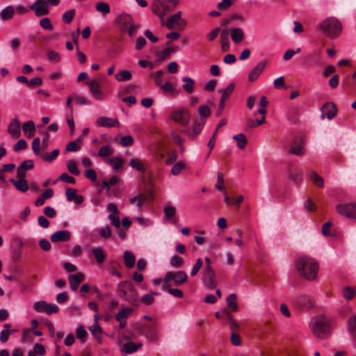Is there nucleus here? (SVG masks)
Returning <instances> with one entry per match:
<instances>
[{"mask_svg": "<svg viewBox=\"0 0 356 356\" xmlns=\"http://www.w3.org/2000/svg\"><path fill=\"white\" fill-rule=\"evenodd\" d=\"M296 266L299 274L308 280L316 278L318 265L316 261L308 256L301 257L296 260Z\"/></svg>", "mask_w": 356, "mask_h": 356, "instance_id": "1", "label": "nucleus"}, {"mask_svg": "<svg viewBox=\"0 0 356 356\" xmlns=\"http://www.w3.org/2000/svg\"><path fill=\"white\" fill-rule=\"evenodd\" d=\"M318 29L325 36L335 39L341 33L342 24L336 17H330L321 22L318 26Z\"/></svg>", "mask_w": 356, "mask_h": 356, "instance_id": "2", "label": "nucleus"}, {"mask_svg": "<svg viewBox=\"0 0 356 356\" xmlns=\"http://www.w3.org/2000/svg\"><path fill=\"white\" fill-rule=\"evenodd\" d=\"M117 295L133 305H138L139 303L137 290L129 282H122L118 285Z\"/></svg>", "mask_w": 356, "mask_h": 356, "instance_id": "3", "label": "nucleus"}, {"mask_svg": "<svg viewBox=\"0 0 356 356\" xmlns=\"http://www.w3.org/2000/svg\"><path fill=\"white\" fill-rule=\"evenodd\" d=\"M311 327L313 334L318 338L324 339L330 335V323L324 316L314 318L312 321Z\"/></svg>", "mask_w": 356, "mask_h": 356, "instance_id": "4", "label": "nucleus"}, {"mask_svg": "<svg viewBox=\"0 0 356 356\" xmlns=\"http://www.w3.org/2000/svg\"><path fill=\"white\" fill-rule=\"evenodd\" d=\"M179 0H154L151 6L152 11L161 19L171 13L178 5Z\"/></svg>", "mask_w": 356, "mask_h": 356, "instance_id": "5", "label": "nucleus"}, {"mask_svg": "<svg viewBox=\"0 0 356 356\" xmlns=\"http://www.w3.org/2000/svg\"><path fill=\"white\" fill-rule=\"evenodd\" d=\"M172 281L175 286H180L188 281V275L185 271L179 270L176 272L168 271L166 273L163 282L168 283Z\"/></svg>", "mask_w": 356, "mask_h": 356, "instance_id": "6", "label": "nucleus"}, {"mask_svg": "<svg viewBox=\"0 0 356 356\" xmlns=\"http://www.w3.org/2000/svg\"><path fill=\"white\" fill-rule=\"evenodd\" d=\"M336 210L340 215L356 221V202L339 204Z\"/></svg>", "mask_w": 356, "mask_h": 356, "instance_id": "7", "label": "nucleus"}, {"mask_svg": "<svg viewBox=\"0 0 356 356\" xmlns=\"http://www.w3.org/2000/svg\"><path fill=\"white\" fill-rule=\"evenodd\" d=\"M170 118L182 126H187L191 120V115L188 111L179 109L172 113Z\"/></svg>", "mask_w": 356, "mask_h": 356, "instance_id": "8", "label": "nucleus"}, {"mask_svg": "<svg viewBox=\"0 0 356 356\" xmlns=\"http://www.w3.org/2000/svg\"><path fill=\"white\" fill-rule=\"evenodd\" d=\"M30 9L35 12L36 17H42L49 13L48 3L44 0H35L30 6Z\"/></svg>", "mask_w": 356, "mask_h": 356, "instance_id": "9", "label": "nucleus"}, {"mask_svg": "<svg viewBox=\"0 0 356 356\" xmlns=\"http://www.w3.org/2000/svg\"><path fill=\"white\" fill-rule=\"evenodd\" d=\"M235 85L234 83H231L229 86L225 89H220L218 90L219 92L222 93V96L220 97V100L218 105V108L216 111V116H220L222 111L225 108V103L227 99L229 97L232 92L234 90Z\"/></svg>", "mask_w": 356, "mask_h": 356, "instance_id": "10", "label": "nucleus"}, {"mask_svg": "<svg viewBox=\"0 0 356 356\" xmlns=\"http://www.w3.org/2000/svg\"><path fill=\"white\" fill-rule=\"evenodd\" d=\"M202 281L204 284L213 289L216 286V273L213 269H204L202 272Z\"/></svg>", "mask_w": 356, "mask_h": 356, "instance_id": "11", "label": "nucleus"}, {"mask_svg": "<svg viewBox=\"0 0 356 356\" xmlns=\"http://www.w3.org/2000/svg\"><path fill=\"white\" fill-rule=\"evenodd\" d=\"M49 137L48 133L42 139V143L39 138H35L32 142V149L35 155H39L41 150L44 151L49 145Z\"/></svg>", "mask_w": 356, "mask_h": 356, "instance_id": "12", "label": "nucleus"}, {"mask_svg": "<svg viewBox=\"0 0 356 356\" xmlns=\"http://www.w3.org/2000/svg\"><path fill=\"white\" fill-rule=\"evenodd\" d=\"M337 112V108L335 104L327 102L321 108V118L323 120L325 118H327L328 120H331L336 116Z\"/></svg>", "mask_w": 356, "mask_h": 356, "instance_id": "13", "label": "nucleus"}, {"mask_svg": "<svg viewBox=\"0 0 356 356\" xmlns=\"http://www.w3.org/2000/svg\"><path fill=\"white\" fill-rule=\"evenodd\" d=\"M116 22L120 30L122 32H125L126 29L134 23V21L131 15L122 13L117 17Z\"/></svg>", "mask_w": 356, "mask_h": 356, "instance_id": "14", "label": "nucleus"}, {"mask_svg": "<svg viewBox=\"0 0 356 356\" xmlns=\"http://www.w3.org/2000/svg\"><path fill=\"white\" fill-rule=\"evenodd\" d=\"M71 233L68 230H60L54 232L51 236V241L53 243L66 242L71 238Z\"/></svg>", "mask_w": 356, "mask_h": 356, "instance_id": "15", "label": "nucleus"}, {"mask_svg": "<svg viewBox=\"0 0 356 356\" xmlns=\"http://www.w3.org/2000/svg\"><path fill=\"white\" fill-rule=\"evenodd\" d=\"M97 124L101 127H118L120 122L116 118L108 117H100L97 120Z\"/></svg>", "mask_w": 356, "mask_h": 356, "instance_id": "16", "label": "nucleus"}, {"mask_svg": "<svg viewBox=\"0 0 356 356\" xmlns=\"http://www.w3.org/2000/svg\"><path fill=\"white\" fill-rule=\"evenodd\" d=\"M266 65V61L259 62L256 66L248 74V81L253 82L258 79L261 72L264 71Z\"/></svg>", "mask_w": 356, "mask_h": 356, "instance_id": "17", "label": "nucleus"}, {"mask_svg": "<svg viewBox=\"0 0 356 356\" xmlns=\"http://www.w3.org/2000/svg\"><path fill=\"white\" fill-rule=\"evenodd\" d=\"M85 276L82 273L71 274L68 276L70 288L72 291H76L80 284L84 280Z\"/></svg>", "mask_w": 356, "mask_h": 356, "instance_id": "18", "label": "nucleus"}, {"mask_svg": "<svg viewBox=\"0 0 356 356\" xmlns=\"http://www.w3.org/2000/svg\"><path fill=\"white\" fill-rule=\"evenodd\" d=\"M133 312V309L129 307H127L120 311L115 316V319L120 323V328H124L127 325V319L129 315Z\"/></svg>", "mask_w": 356, "mask_h": 356, "instance_id": "19", "label": "nucleus"}, {"mask_svg": "<svg viewBox=\"0 0 356 356\" xmlns=\"http://www.w3.org/2000/svg\"><path fill=\"white\" fill-rule=\"evenodd\" d=\"M90 91L93 97L98 100H102L104 98V95L102 90H99V85L97 81L93 79L88 83Z\"/></svg>", "mask_w": 356, "mask_h": 356, "instance_id": "20", "label": "nucleus"}, {"mask_svg": "<svg viewBox=\"0 0 356 356\" xmlns=\"http://www.w3.org/2000/svg\"><path fill=\"white\" fill-rule=\"evenodd\" d=\"M21 123L17 118H15L8 126V132L14 138H18L21 134Z\"/></svg>", "mask_w": 356, "mask_h": 356, "instance_id": "21", "label": "nucleus"}, {"mask_svg": "<svg viewBox=\"0 0 356 356\" xmlns=\"http://www.w3.org/2000/svg\"><path fill=\"white\" fill-rule=\"evenodd\" d=\"M289 179L296 185H300L302 181L301 172L294 166H290L289 170Z\"/></svg>", "mask_w": 356, "mask_h": 356, "instance_id": "22", "label": "nucleus"}, {"mask_svg": "<svg viewBox=\"0 0 356 356\" xmlns=\"http://www.w3.org/2000/svg\"><path fill=\"white\" fill-rule=\"evenodd\" d=\"M204 124V121L198 120L197 119L194 120L191 128L187 132L188 135L190 137L196 136L201 132Z\"/></svg>", "mask_w": 356, "mask_h": 356, "instance_id": "23", "label": "nucleus"}, {"mask_svg": "<svg viewBox=\"0 0 356 356\" xmlns=\"http://www.w3.org/2000/svg\"><path fill=\"white\" fill-rule=\"evenodd\" d=\"M229 29L227 28H225L221 31L220 33V43H221V48L222 51L223 52H226L229 49Z\"/></svg>", "mask_w": 356, "mask_h": 356, "instance_id": "24", "label": "nucleus"}, {"mask_svg": "<svg viewBox=\"0 0 356 356\" xmlns=\"http://www.w3.org/2000/svg\"><path fill=\"white\" fill-rule=\"evenodd\" d=\"M296 304L302 308L309 309L313 307V300L307 295H302L296 300Z\"/></svg>", "mask_w": 356, "mask_h": 356, "instance_id": "25", "label": "nucleus"}, {"mask_svg": "<svg viewBox=\"0 0 356 356\" xmlns=\"http://www.w3.org/2000/svg\"><path fill=\"white\" fill-rule=\"evenodd\" d=\"M230 31H231V38L234 43L238 44L244 40L245 34H244V32L242 29L234 28V29H232L229 31V32Z\"/></svg>", "mask_w": 356, "mask_h": 356, "instance_id": "26", "label": "nucleus"}, {"mask_svg": "<svg viewBox=\"0 0 356 356\" xmlns=\"http://www.w3.org/2000/svg\"><path fill=\"white\" fill-rule=\"evenodd\" d=\"M130 165L133 168L141 172H145L149 168V165L147 163H144L143 161L137 158L131 160Z\"/></svg>", "mask_w": 356, "mask_h": 356, "instance_id": "27", "label": "nucleus"}, {"mask_svg": "<svg viewBox=\"0 0 356 356\" xmlns=\"http://www.w3.org/2000/svg\"><path fill=\"white\" fill-rule=\"evenodd\" d=\"M159 87L165 93L170 95H177L180 92L179 90L177 89L175 86L169 81H167L165 83H161Z\"/></svg>", "mask_w": 356, "mask_h": 356, "instance_id": "28", "label": "nucleus"}, {"mask_svg": "<svg viewBox=\"0 0 356 356\" xmlns=\"http://www.w3.org/2000/svg\"><path fill=\"white\" fill-rule=\"evenodd\" d=\"M181 13H177L176 14L170 16L167 21V28L168 29H173L175 26H180L181 24Z\"/></svg>", "mask_w": 356, "mask_h": 356, "instance_id": "29", "label": "nucleus"}, {"mask_svg": "<svg viewBox=\"0 0 356 356\" xmlns=\"http://www.w3.org/2000/svg\"><path fill=\"white\" fill-rule=\"evenodd\" d=\"M106 162L115 170H118L122 168L124 161L122 157H104Z\"/></svg>", "mask_w": 356, "mask_h": 356, "instance_id": "30", "label": "nucleus"}, {"mask_svg": "<svg viewBox=\"0 0 356 356\" xmlns=\"http://www.w3.org/2000/svg\"><path fill=\"white\" fill-rule=\"evenodd\" d=\"M182 81L184 83L182 85L184 90L188 94H191L194 91L195 81L191 77L184 76Z\"/></svg>", "mask_w": 356, "mask_h": 356, "instance_id": "31", "label": "nucleus"}, {"mask_svg": "<svg viewBox=\"0 0 356 356\" xmlns=\"http://www.w3.org/2000/svg\"><path fill=\"white\" fill-rule=\"evenodd\" d=\"M92 252L95 256L97 262L99 264H102L106 259V253L102 247H97L92 250Z\"/></svg>", "mask_w": 356, "mask_h": 356, "instance_id": "32", "label": "nucleus"}, {"mask_svg": "<svg viewBox=\"0 0 356 356\" xmlns=\"http://www.w3.org/2000/svg\"><path fill=\"white\" fill-rule=\"evenodd\" d=\"M347 323L349 333L353 338L356 339V315L350 316Z\"/></svg>", "mask_w": 356, "mask_h": 356, "instance_id": "33", "label": "nucleus"}, {"mask_svg": "<svg viewBox=\"0 0 356 356\" xmlns=\"http://www.w3.org/2000/svg\"><path fill=\"white\" fill-rule=\"evenodd\" d=\"M124 265L128 268H131L134 266L136 264V257L130 252L126 251L124 252Z\"/></svg>", "mask_w": 356, "mask_h": 356, "instance_id": "34", "label": "nucleus"}, {"mask_svg": "<svg viewBox=\"0 0 356 356\" xmlns=\"http://www.w3.org/2000/svg\"><path fill=\"white\" fill-rule=\"evenodd\" d=\"M10 181L13 183L15 188L19 191L26 192L29 189V185L25 179H21L17 181L14 179H10Z\"/></svg>", "mask_w": 356, "mask_h": 356, "instance_id": "35", "label": "nucleus"}, {"mask_svg": "<svg viewBox=\"0 0 356 356\" xmlns=\"http://www.w3.org/2000/svg\"><path fill=\"white\" fill-rule=\"evenodd\" d=\"M15 14V10L12 6H6L0 13V17L2 20L11 19Z\"/></svg>", "mask_w": 356, "mask_h": 356, "instance_id": "36", "label": "nucleus"}, {"mask_svg": "<svg viewBox=\"0 0 356 356\" xmlns=\"http://www.w3.org/2000/svg\"><path fill=\"white\" fill-rule=\"evenodd\" d=\"M22 130L25 134H28L29 137L33 136L35 132V123L32 120H29L23 124Z\"/></svg>", "mask_w": 356, "mask_h": 356, "instance_id": "37", "label": "nucleus"}, {"mask_svg": "<svg viewBox=\"0 0 356 356\" xmlns=\"http://www.w3.org/2000/svg\"><path fill=\"white\" fill-rule=\"evenodd\" d=\"M290 152L296 155H302L305 154L303 149V144L302 141L298 142V140H294Z\"/></svg>", "mask_w": 356, "mask_h": 356, "instance_id": "38", "label": "nucleus"}, {"mask_svg": "<svg viewBox=\"0 0 356 356\" xmlns=\"http://www.w3.org/2000/svg\"><path fill=\"white\" fill-rule=\"evenodd\" d=\"M162 289L164 291H167L170 294L174 297L181 298L184 297V293L179 289H171L168 283H164L162 286Z\"/></svg>", "mask_w": 356, "mask_h": 356, "instance_id": "39", "label": "nucleus"}, {"mask_svg": "<svg viewBox=\"0 0 356 356\" xmlns=\"http://www.w3.org/2000/svg\"><path fill=\"white\" fill-rule=\"evenodd\" d=\"M92 334L94 337L99 342H102V335L103 333V330L99 325V323H94L93 326L89 328Z\"/></svg>", "mask_w": 356, "mask_h": 356, "instance_id": "40", "label": "nucleus"}, {"mask_svg": "<svg viewBox=\"0 0 356 356\" xmlns=\"http://www.w3.org/2000/svg\"><path fill=\"white\" fill-rule=\"evenodd\" d=\"M222 313L226 316V318L229 321L230 330H237L239 327L238 325L233 319V315L231 314V312L228 309H224L222 310Z\"/></svg>", "mask_w": 356, "mask_h": 356, "instance_id": "41", "label": "nucleus"}, {"mask_svg": "<svg viewBox=\"0 0 356 356\" xmlns=\"http://www.w3.org/2000/svg\"><path fill=\"white\" fill-rule=\"evenodd\" d=\"M142 346L143 344L141 343H127L123 346L122 351L127 354H131L138 350Z\"/></svg>", "mask_w": 356, "mask_h": 356, "instance_id": "42", "label": "nucleus"}, {"mask_svg": "<svg viewBox=\"0 0 356 356\" xmlns=\"http://www.w3.org/2000/svg\"><path fill=\"white\" fill-rule=\"evenodd\" d=\"M198 113L200 116V120L206 122L207 119L211 115V109H210L209 106L204 105V106H200L198 108Z\"/></svg>", "mask_w": 356, "mask_h": 356, "instance_id": "43", "label": "nucleus"}, {"mask_svg": "<svg viewBox=\"0 0 356 356\" xmlns=\"http://www.w3.org/2000/svg\"><path fill=\"white\" fill-rule=\"evenodd\" d=\"M237 296L235 293H232L228 296L226 299L227 304L232 311L236 312L238 310V303L236 300Z\"/></svg>", "mask_w": 356, "mask_h": 356, "instance_id": "44", "label": "nucleus"}, {"mask_svg": "<svg viewBox=\"0 0 356 356\" xmlns=\"http://www.w3.org/2000/svg\"><path fill=\"white\" fill-rule=\"evenodd\" d=\"M76 338L82 343L87 340L88 334L83 325H79L76 330Z\"/></svg>", "mask_w": 356, "mask_h": 356, "instance_id": "45", "label": "nucleus"}, {"mask_svg": "<svg viewBox=\"0 0 356 356\" xmlns=\"http://www.w3.org/2000/svg\"><path fill=\"white\" fill-rule=\"evenodd\" d=\"M312 182L319 188H323L324 181L321 176L318 175L316 172H312L310 175Z\"/></svg>", "mask_w": 356, "mask_h": 356, "instance_id": "46", "label": "nucleus"}, {"mask_svg": "<svg viewBox=\"0 0 356 356\" xmlns=\"http://www.w3.org/2000/svg\"><path fill=\"white\" fill-rule=\"evenodd\" d=\"M132 74L128 70H122L115 75V78L118 81H127L131 79Z\"/></svg>", "mask_w": 356, "mask_h": 356, "instance_id": "47", "label": "nucleus"}, {"mask_svg": "<svg viewBox=\"0 0 356 356\" xmlns=\"http://www.w3.org/2000/svg\"><path fill=\"white\" fill-rule=\"evenodd\" d=\"M187 163L184 161H179L176 163L171 169L172 175L177 176L180 174L182 170L187 167Z\"/></svg>", "mask_w": 356, "mask_h": 356, "instance_id": "48", "label": "nucleus"}, {"mask_svg": "<svg viewBox=\"0 0 356 356\" xmlns=\"http://www.w3.org/2000/svg\"><path fill=\"white\" fill-rule=\"evenodd\" d=\"M233 138L236 141L240 149H243L247 145V138L243 134H238L234 136Z\"/></svg>", "mask_w": 356, "mask_h": 356, "instance_id": "49", "label": "nucleus"}, {"mask_svg": "<svg viewBox=\"0 0 356 356\" xmlns=\"http://www.w3.org/2000/svg\"><path fill=\"white\" fill-rule=\"evenodd\" d=\"M155 55L157 58V62H163L165 59L170 57V50H168L167 48L161 51H156Z\"/></svg>", "mask_w": 356, "mask_h": 356, "instance_id": "50", "label": "nucleus"}, {"mask_svg": "<svg viewBox=\"0 0 356 356\" xmlns=\"http://www.w3.org/2000/svg\"><path fill=\"white\" fill-rule=\"evenodd\" d=\"M68 171L74 175H79L80 172L77 168L76 163L74 160H68L66 163Z\"/></svg>", "mask_w": 356, "mask_h": 356, "instance_id": "51", "label": "nucleus"}, {"mask_svg": "<svg viewBox=\"0 0 356 356\" xmlns=\"http://www.w3.org/2000/svg\"><path fill=\"white\" fill-rule=\"evenodd\" d=\"M74 15H75V10L72 9V10H70L63 14L62 19L64 23L70 24L72 22L73 18L74 17Z\"/></svg>", "mask_w": 356, "mask_h": 356, "instance_id": "52", "label": "nucleus"}, {"mask_svg": "<svg viewBox=\"0 0 356 356\" xmlns=\"http://www.w3.org/2000/svg\"><path fill=\"white\" fill-rule=\"evenodd\" d=\"M165 218L167 220H170L176 213V209L172 206H167L163 209Z\"/></svg>", "mask_w": 356, "mask_h": 356, "instance_id": "53", "label": "nucleus"}, {"mask_svg": "<svg viewBox=\"0 0 356 356\" xmlns=\"http://www.w3.org/2000/svg\"><path fill=\"white\" fill-rule=\"evenodd\" d=\"M170 265L175 268H179L184 264V259L178 255H174L170 261Z\"/></svg>", "mask_w": 356, "mask_h": 356, "instance_id": "54", "label": "nucleus"}, {"mask_svg": "<svg viewBox=\"0 0 356 356\" xmlns=\"http://www.w3.org/2000/svg\"><path fill=\"white\" fill-rule=\"evenodd\" d=\"M58 180L72 184H75L76 182V180L73 177L70 176L65 172L63 173L56 181H54V184H56Z\"/></svg>", "mask_w": 356, "mask_h": 356, "instance_id": "55", "label": "nucleus"}, {"mask_svg": "<svg viewBox=\"0 0 356 356\" xmlns=\"http://www.w3.org/2000/svg\"><path fill=\"white\" fill-rule=\"evenodd\" d=\"M202 266H203L202 259L201 258H198L196 260L195 264L193 266V268L191 271V275L192 277L195 276L197 274V273L199 272V270L202 268Z\"/></svg>", "mask_w": 356, "mask_h": 356, "instance_id": "56", "label": "nucleus"}, {"mask_svg": "<svg viewBox=\"0 0 356 356\" xmlns=\"http://www.w3.org/2000/svg\"><path fill=\"white\" fill-rule=\"evenodd\" d=\"M40 26L44 30L51 31L53 29V25L49 17H44L40 20Z\"/></svg>", "mask_w": 356, "mask_h": 356, "instance_id": "57", "label": "nucleus"}, {"mask_svg": "<svg viewBox=\"0 0 356 356\" xmlns=\"http://www.w3.org/2000/svg\"><path fill=\"white\" fill-rule=\"evenodd\" d=\"M96 9L104 14H108L110 13V6L107 3L100 2L96 5Z\"/></svg>", "mask_w": 356, "mask_h": 356, "instance_id": "58", "label": "nucleus"}, {"mask_svg": "<svg viewBox=\"0 0 356 356\" xmlns=\"http://www.w3.org/2000/svg\"><path fill=\"white\" fill-rule=\"evenodd\" d=\"M67 123L70 127V135H73L74 133L75 125L73 119V113H67L66 114Z\"/></svg>", "mask_w": 356, "mask_h": 356, "instance_id": "59", "label": "nucleus"}, {"mask_svg": "<svg viewBox=\"0 0 356 356\" xmlns=\"http://www.w3.org/2000/svg\"><path fill=\"white\" fill-rule=\"evenodd\" d=\"M81 147L74 140L70 142L65 147V152H76L80 149Z\"/></svg>", "mask_w": 356, "mask_h": 356, "instance_id": "60", "label": "nucleus"}, {"mask_svg": "<svg viewBox=\"0 0 356 356\" xmlns=\"http://www.w3.org/2000/svg\"><path fill=\"white\" fill-rule=\"evenodd\" d=\"M47 302L44 300L37 301L33 304V309L37 312H45Z\"/></svg>", "mask_w": 356, "mask_h": 356, "instance_id": "61", "label": "nucleus"}, {"mask_svg": "<svg viewBox=\"0 0 356 356\" xmlns=\"http://www.w3.org/2000/svg\"><path fill=\"white\" fill-rule=\"evenodd\" d=\"M273 325L270 321H266L263 327H261V332L264 335H270L272 334Z\"/></svg>", "mask_w": 356, "mask_h": 356, "instance_id": "62", "label": "nucleus"}, {"mask_svg": "<svg viewBox=\"0 0 356 356\" xmlns=\"http://www.w3.org/2000/svg\"><path fill=\"white\" fill-rule=\"evenodd\" d=\"M99 234L104 239H108V238H111L112 236V233H111V229L110 227L106 225V226L102 227L99 230Z\"/></svg>", "mask_w": 356, "mask_h": 356, "instance_id": "63", "label": "nucleus"}, {"mask_svg": "<svg viewBox=\"0 0 356 356\" xmlns=\"http://www.w3.org/2000/svg\"><path fill=\"white\" fill-rule=\"evenodd\" d=\"M343 295L347 300H351L355 296V290L350 286H346L343 291Z\"/></svg>", "mask_w": 356, "mask_h": 356, "instance_id": "64", "label": "nucleus"}]
</instances>
